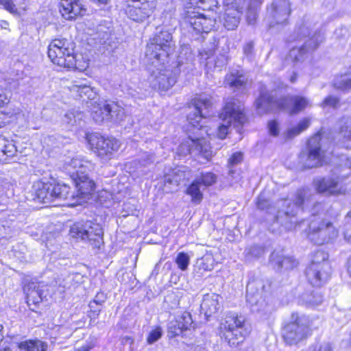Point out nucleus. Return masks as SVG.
<instances>
[{
	"mask_svg": "<svg viewBox=\"0 0 351 351\" xmlns=\"http://www.w3.org/2000/svg\"><path fill=\"white\" fill-rule=\"evenodd\" d=\"M173 51L172 36L167 31L156 34L147 45L145 56L151 64L148 69L150 73L149 81L154 88L169 89L176 84L180 72H188L193 69L191 54L186 62L182 61V56H179L176 66L169 64Z\"/></svg>",
	"mask_w": 351,
	"mask_h": 351,
	"instance_id": "f257e3e1",
	"label": "nucleus"
},
{
	"mask_svg": "<svg viewBox=\"0 0 351 351\" xmlns=\"http://www.w3.org/2000/svg\"><path fill=\"white\" fill-rule=\"evenodd\" d=\"M194 102L193 110L187 116V121L194 130H197V132H194L193 136H189V138L184 140L178 146L176 153L179 156H186L189 154L195 156L200 155L208 160L213 156V151L204 135L210 136V134L208 133L206 127L201 125L198 128V126L202 119L208 115L204 110L211 106L212 102L210 98L205 95L196 97Z\"/></svg>",
	"mask_w": 351,
	"mask_h": 351,
	"instance_id": "f03ea898",
	"label": "nucleus"
},
{
	"mask_svg": "<svg viewBox=\"0 0 351 351\" xmlns=\"http://www.w3.org/2000/svg\"><path fill=\"white\" fill-rule=\"evenodd\" d=\"M276 91L261 90L256 101V110L259 114H263L275 109H281L290 114H297L311 106L310 100L305 97L293 95L276 99Z\"/></svg>",
	"mask_w": 351,
	"mask_h": 351,
	"instance_id": "7ed1b4c3",
	"label": "nucleus"
},
{
	"mask_svg": "<svg viewBox=\"0 0 351 351\" xmlns=\"http://www.w3.org/2000/svg\"><path fill=\"white\" fill-rule=\"evenodd\" d=\"M322 203H316L311 210V219L308 224V238L316 245H323L335 241L339 230L332 221L320 217V210L323 211Z\"/></svg>",
	"mask_w": 351,
	"mask_h": 351,
	"instance_id": "20e7f679",
	"label": "nucleus"
},
{
	"mask_svg": "<svg viewBox=\"0 0 351 351\" xmlns=\"http://www.w3.org/2000/svg\"><path fill=\"white\" fill-rule=\"evenodd\" d=\"M67 165L76 189L82 195H90L95 190V182L90 179L88 174L94 169V165L82 157L76 156Z\"/></svg>",
	"mask_w": 351,
	"mask_h": 351,
	"instance_id": "39448f33",
	"label": "nucleus"
},
{
	"mask_svg": "<svg viewBox=\"0 0 351 351\" xmlns=\"http://www.w3.org/2000/svg\"><path fill=\"white\" fill-rule=\"evenodd\" d=\"M297 39L303 41V44L292 47L289 53V58L295 62H303L307 54L314 51L323 40L320 33L315 32L311 35L309 26L306 24L298 29Z\"/></svg>",
	"mask_w": 351,
	"mask_h": 351,
	"instance_id": "423d86ee",
	"label": "nucleus"
},
{
	"mask_svg": "<svg viewBox=\"0 0 351 351\" xmlns=\"http://www.w3.org/2000/svg\"><path fill=\"white\" fill-rule=\"evenodd\" d=\"M219 118L222 123L218 127L217 136L220 139H224L228 133L230 126L232 125L234 127H239L245 121L241 103L234 98L227 100Z\"/></svg>",
	"mask_w": 351,
	"mask_h": 351,
	"instance_id": "0eeeda50",
	"label": "nucleus"
},
{
	"mask_svg": "<svg viewBox=\"0 0 351 351\" xmlns=\"http://www.w3.org/2000/svg\"><path fill=\"white\" fill-rule=\"evenodd\" d=\"M48 56L60 67L71 69L76 66L73 43L66 39L53 40L48 46Z\"/></svg>",
	"mask_w": 351,
	"mask_h": 351,
	"instance_id": "6e6552de",
	"label": "nucleus"
},
{
	"mask_svg": "<svg viewBox=\"0 0 351 351\" xmlns=\"http://www.w3.org/2000/svg\"><path fill=\"white\" fill-rule=\"evenodd\" d=\"M86 141L91 150L104 160L111 159L121 145L115 138L106 137L98 132L87 134Z\"/></svg>",
	"mask_w": 351,
	"mask_h": 351,
	"instance_id": "1a4fd4ad",
	"label": "nucleus"
},
{
	"mask_svg": "<svg viewBox=\"0 0 351 351\" xmlns=\"http://www.w3.org/2000/svg\"><path fill=\"white\" fill-rule=\"evenodd\" d=\"M72 237L87 240L93 248H99L103 243V229L100 224L91 221L75 223L70 229Z\"/></svg>",
	"mask_w": 351,
	"mask_h": 351,
	"instance_id": "9d476101",
	"label": "nucleus"
},
{
	"mask_svg": "<svg viewBox=\"0 0 351 351\" xmlns=\"http://www.w3.org/2000/svg\"><path fill=\"white\" fill-rule=\"evenodd\" d=\"M327 256L324 252L317 251L315 254V259L306 268V276L307 279L314 287H321L329 279L330 268L326 261Z\"/></svg>",
	"mask_w": 351,
	"mask_h": 351,
	"instance_id": "9b49d317",
	"label": "nucleus"
},
{
	"mask_svg": "<svg viewBox=\"0 0 351 351\" xmlns=\"http://www.w3.org/2000/svg\"><path fill=\"white\" fill-rule=\"evenodd\" d=\"M223 337L230 346H237L242 343L247 335L244 328V320L234 314H228L221 324Z\"/></svg>",
	"mask_w": 351,
	"mask_h": 351,
	"instance_id": "f8f14e48",
	"label": "nucleus"
},
{
	"mask_svg": "<svg viewBox=\"0 0 351 351\" xmlns=\"http://www.w3.org/2000/svg\"><path fill=\"white\" fill-rule=\"evenodd\" d=\"M127 16L141 23L149 18L157 6V0H123Z\"/></svg>",
	"mask_w": 351,
	"mask_h": 351,
	"instance_id": "ddd939ff",
	"label": "nucleus"
},
{
	"mask_svg": "<svg viewBox=\"0 0 351 351\" xmlns=\"http://www.w3.org/2000/svg\"><path fill=\"white\" fill-rule=\"evenodd\" d=\"M341 181V178L335 173L331 176L317 178L313 180V184L318 193L329 195L346 194L347 186Z\"/></svg>",
	"mask_w": 351,
	"mask_h": 351,
	"instance_id": "4468645a",
	"label": "nucleus"
},
{
	"mask_svg": "<svg viewBox=\"0 0 351 351\" xmlns=\"http://www.w3.org/2000/svg\"><path fill=\"white\" fill-rule=\"evenodd\" d=\"M320 133L316 134L308 140V154L304 161L305 168L317 167L326 162L325 154L322 149Z\"/></svg>",
	"mask_w": 351,
	"mask_h": 351,
	"instance_id": "2eb2a0df",
	"label": "nucleus"
},
{
	"mask_svg": "<svg viewBox=\"0 0 351 351\" xmlns=\"http://www.w3.org/2000/svg\"><path fill=\"white\" fill-rule=\"evenodd\" d=\"M290 3L288 0H274L267 10L266 17L269 27L286 23L290 14Z\"/></svg>",
	"mask_w": 351,
	"mask_h": 351,
	"instance_id": "dca6fc26",
	"label": "nucleus"
},
{
	"mask_svg": "<svg viewBox=\"0 0 351 351\" xmlns=\"http://www.w3.org/2000/svg\"><path fill=\"white\" fill-rule=\"evenodd\" d=\"M250 285L247 286L246 300L252 312L257 313L261 318H267L274 310L273 304L269 299L261 296L258 292L250 291Z\"/></svg>",
	"mask_w": 351,
	"mask_h": 351,
	"instance_id": "f3484780",
	"label": "nucleus"
},
{
	"mask_svg": "<svg viewBox=\"0 0 351 351\" xmlns=\"http://www.w3.org/2000/svg\"><path fill=\"white\" fill-rule=\"evenodd\" d=\"M308 331L306 319L297 316L294 322L289 323L285 328L283 337L287 343L296 344L306 337Z\"/></svg>",
	"mask_w": 351,
	"mask_h": 351,
	"instance_id": "a211bd4d",
	"label": "nucleus"
},
{
	"mask_svg": "<svg viewBox=\"0 0 351 351\" xmlns=\"http://www.w3.org/2000/svg\"><path fill=\"white\" fill-rule=\"evenodd\" d=\"M53 194L54 196V201L69 200L71 202L68 203V205L75 206L81 204L89 199L90 195H82L80 192L77 189V193L70 191V188L68 185L64 184L56 183L53 182Z\"/></svg>",
	"mask_w": 351,
	"mask_h": 351,
	"instance_id": "6ab92c4d",
	"label": "nucleus"
},
{
	"mask_svg": "<svg viewBox=\"0 0 351 351\" xmlns=\"http://www.w3.org/2000/svg\"><path fill=\"white\" fill-rule=\"evenodd\" d=\"M194 328L191 315L189 312H183L178 315L174 320L168 325V333L170 337H175L182 334L184 330Z\"/></svg>",
	"mask_w": 351,
	"mask_h": 351,
	"instance_id": "aec40b11",
	"label": "nucleus"
},
{
	"mask_svg": "<svg viewBox=\"0 0 351 351\" xmlns=\"http://www.w3.org/2000/svg\"><path fill=\"white\" fill-rule=\"evenodd\" d=\"M60 12L66 20H73L86 12L80 0H60Z\"/></svg>",
	"mask_w": 351,
	"mask_h": 351,
	"instance_id": "412c9836",
	"label": "nucleus"
},
{
	"mask_svg": "<svg viewBox=\"0 0 351 351\" xmlns=\"http://www.w3.org/2000/svg\"><path fill=\"white\" fill-rule=\"evenodd\" d=\"M53 182H44L38 180L32 186V191L38 201L44 204H50L54 202Z\"/></svg>",
	"mask_w": 351,
	"mask_h": 351,
	"instance_id": "4be33fe9",
	"label": "nucleus"
},
{
	"mask_svg": "<svg viewBox=\"0 0 351 351\" xmlns=\"http://www.w3.org/2000/svg\"><path fill=\"white\" fill-rule=\"evenodd\" d=\"M221 300L222 298L215 293H207L204 295L201 304V311L206 317L212 316L219 310Z\"/></svg>",
	"mask_w": 351,
	"mask_h": 351,
	"instance_id": "5701e85b",
	"label": "nucleus"
},
{
	"mask_svg": "<svg viewBox=\"0 0 351 351\" xmlns=\"http://www.w3.org/2000/svg\"><path fill=\"white\" fill-rule=\"evenodd\" d=\"M241 14L235 4L226 5L222 18L224 27L228 30L236 28L239 23Z\"/></svg>",
	"mask_w": 351,
	"mask_h": 351,
	"instance_id": "b1692460",
	"label": "nucleus"
},
{
	"mask_svg": "<svg viewBox=\"0 0 351 351\" xmlns=\"http://www.w3.org/2000/svg\"><path fill=\"white\" fill-rule=\"evenodd\" d=\"M308 195V191L307 190L303 189L302 191H299L297 193L295 199H294V202L293 204V209L287 208V210L285 212L287 216H290L291 218V226L288 228L291 229L294 226L293 224L296 223V220H293V217L295 215L297 211L299 208L303 205L304 206H307V204L309 202V199L307 198ZM289 207H290V203H289Z\"/></svg>",
	"mask_w": 351,
	"mask_h": 351,
	"instance_id": "393cba45",
	"label": "nucleus"
},
{
	"mask_svg": "<svg viewBox=\"0 0 351 351\" xmlns=\"http://www.w3.org/2000/svg\"><path fill=\"white\" fill-rule=\"evenodd\" d=\"M271 262L276 265L278 269H293L298 265V261L293 257L285 256L277 252H274L270 256Z\"/></svg>",
	"mask_w": 351,
	"mask_h": 351,
	"instance_id": "a878e982",
	"label": "nucleus"
},
{
	"mask_svg": "<svg viewBox=\"0 0 351 351\" xmlns=\"http://www.w3.org/2000/svg\"><path fill=\"white\" fill-rule=\"evenodd\" d=\"M71 91L73 93H76L80 98H82L84 101L86 100V97L88 100H94L96 95L93 89L86 83L77 81H75L72 85Z\"/></svg>",
	"mask_w": 351,
	"mask_h": 351,
	"instance_id": "bb28decb",
	"label": "nucleus"
},
{
	"mask_svg": "<svg viewBox=\"0 0 351 351\" xmlns=\"http://www.w3.org/2000/svg\"><path fill=\"white\" fill-rule=\"evenodd\" d=\"M247 82V78L243 71L237 69L232 70L226 75L224 84L230 88H239L243 86Z\"/></svg>",
	"mask_w": 351,
	"mask_h": 351,
	"instance_id": "cd10ccee",
	"label": "nucleus"
},
{
	"mask_svg": "<svg viewBox=\"0 0 351 351\" xmlns=\"http://www.w3.org/2000/svg\"><path fill=\"white\" fill-rule=\"evenodd\" d=\"M204 190V188L199 183V180L195 179L187 187L186 193L191 197L193 203L198 204L203 199Z\"/></svg>",
	"mask_w": 351,
	"mask_h": 351,
	"instance_id": "c85d7f7f",
	"label": "nucleus"
},
{
	"mask_svg": "<svg viewBox=\"0 0 351 351\" xmlns=\"http://www.w3.org/2000/svg\"><path fill=\"white\" fill-rule=\"evenodd\" d=\"M310 125L311 119L309 118H304L302 119L296 125L288 128L283 135L286 139L293 138L306 130L310 126Z\"/></svg>",
	"mask_w": 351,
	"mask_h": 351,
	"instance_id": "c756f323",
	"label": "nucleus"
},
{
	"mask_svg": "<svg viewBox=\"0 0 351 351\" xmlns=\"http://www.w3.org/2000/svg\"><path fill=\"white\" fill-rule=\"evenodd\" d=\"M108 104H98L97 106H93L91 110V116L96 123H101L104 120H108Z\"/></svg>",
	"mask_w": 351,
	"mask_h": 351,
	"instance_id": "7c9ffc66",
	"label": "nucleus"
},
{
	"mask_svg": "<svg viewBox=\"0 0 351 351\" xmlns=\"http://www.w3.org/2000/svg\"><path fill=\"white\" fill-rule=\"evenodd\" d=\"M26 300L28 305L37 304L43 300V292L39 286L35 284L31 285L28 288H25Z\"/></svg>",
	"mask_w": 351,
	"mask_h": 351,
	"instance_id": "2f4dec72",
	"label": "nucleus"
},
{
	"mask_svg": "<svg viewBox=\"0 0 351 351\" xmlns=\"http://www.w3.org/2000/svg\"><path fill=\"white\" fill-rule=\"evenodd\" d=\"M109 117L108 120L116 123L123 121L126 117L125 110L117 103L108 104Z\"/></svg>",
	"mask_w": 351,
	"mask_h": 351,
	"instance_id": "473e14b6",
	"label": "nucleus"
},
{
	"mask_svg": "<svg viewBox=\"0 0 351 351\" xmlns=\"http://www.w3.org/2000/svg\"><path fill=\"white\" fill-rule=\"evenodd\" d=\"M334 173L341 178V181L346 180L351 175V159L346 156L343 157Z\"/></svg>",
	"mask_w": 351,
	"mask_h": 351,
	"instance_id": "72a5a7b5",
	"label": "nucleus"
},
{
	"mask_svg": "<svg viewBox=\"0 0 351 351\" xmlns=\"http://www.w3.org/2000/svg\"><path fill=\"white\" fill-rule=\"evenodd\" d=\"M21 351H46L47 345L40 340H29L20 343Z\"/></svg>",
	"mask_w": 351,
	"mask_h": 351,
	"instance_id": "f704fd0d",
	"label": "nucleus"
},
{
	"mask_svg": "<svg viewBox=\"0 0 351 351\" xmlns=\"http://www.w3.org/2000/svg\"><path fill=\"white\" fill-rule=\"evenodd\" d=\"M342 137L341 145L346 149H351V118L346 119L339 132Z\"/></svg>",
	"mask_w": 351,
	"mask_h": 351,
	"instance_id": "c9c22d12",
	"label": "nucleus"
},
{
	"mask_svg": "<svg viewBox=\"0 0 351 351\" xmlns=\"http://www.w3.org/2000/svg\"><path fill=\"white\" fill-rule=\"evenodd\" d=\"M84 114L82 112L78 110H72L65 113L62 118V122L67 126H73L80 123V121L82 120Z\"/></svg>",
	"mask_w": 351,
	"mask_h": 351,
	"instance_id": "e433bc0d",
	"label": "nucleus"
},
{
	"mask_svg": "<svg viewBox=\"0 0 351 351\" xmlns=\"http://www.w3.org/2000/svg\"><path fill=\"white\" fill-rule=\"evenodd\" d=\"M261 4V0H251L247 11V21L248 24L253 25L257 19L258 9Z\"/></svg>",
	"mask_w": 351,
	"mask_h": 351,
	"instance_id": "4c0bfd02",
	"label": "nucleus"
},
{
	"mask_svg": "<svg viewBox=\"0 0 351 351\" xmlns=\"http://www.w3.org/2000/svg\"><path fill=\"white\" fill-rule=\"evenodd\" d=\"M16 152V148L14 143L0 137V154L7 157H12Z\"/></svg>",
	"mask_w": 351,
	"mask_h": 351,
	"instance_id": "58836bf2",
	"label": "nucleus"
},
{
	"mask_svg": "<svg viewBox=\"0 0 351 351\" xmlns=\"http://www.w3.org/2000/svg\"><path fill=\"white\" fill-rule=\"evenodd\" d=\"M205 21V15L204 14H194L193 16H189L188 18V22L190 24L191 27L196 31L197 33H206V29H203L201 22Z\"/></svg>",
	"mask_w": 351,
	"mask_h": 351,
	"instance_id": "ea45409f",
	"label": "nucleus"
},
{
	"mask_svg": "<svg viewBox=\"0 0 351 351\" xmlns=\"http://www.w3.org/2000/svg\"><path fill=\"white\" fill-rule=\"evenodd\" d=\"M336 88L343 91H348L351 89V75H343L337 77L334 82Z\"/></svg>",
	"mask_w": 351,
	"mask_h": 351,
	"instance_id": "a19ab883",
	"label": "nucleus"
},
{
	"mask_svg": "<svg viewBox=\"0 0 351 351\" xmlns=\"http://www.w3.org/2000/svg\"><path fill=\"white\" fill-rule=\"evenodd\" d=\"M195 179L199 180V183L205 189L215 184L217 182V177L212 172H202Z\"/></svg>",
	"mask_w": 351,
	"mask_h": 351,
	"instance_id": "79ce46f5",
	"label": "nucleus"
},
{
	"mask_svg": "<svg viewBox=\"0 0 351 351\" xmlns=\"http://www.w3.org/2000/svg\"><path fill=\"white\" fill-rule=\"evenodd\" d=\"M175 263L181 271H184L188 269L190 263V256L184 252H179L175 258Z\"/></svg>",
	"mask_w": 351,
	"mask_h": 351,
	"instance_id": "37998d69",
	"label": "nucleus"
},
{
	"mask_svg": "<svg viewBox=\"0 0 351 351\" xmlns=\"http://www.w3.org/2000/svg\"><path fill=\"white\" fill-rule=\"evenodd\" d=\"M198 267L204 271H211L214 268L215 260L211 254H206L197 261Z\"/></svg>",
	"mask_w": 351,
	"mask_h": 351,
	"instance_id": "c03bdc74",
	"label": "nucleus"
},
{
	"mask_svg": "<svg viewBox=\"0 0 351 351\" xmlns=\"http://www.w3.org/2000/svg\"><path fill=\"white\" fill-rule=\"evenodd\" d=\"M163 335V330L160 326L154 327L149 332L147 337V343L152 345L158 341Z\"/></svg>",
	"mask_w": 351,
	"mask_h": 351,
	"instance_id": "a18cd8bd",
	"label": "nucleus"
},
{
	"mask_svg": "<svg viewBox=\"0 0 351 351\" xmlns=\"http://www.w3.org/2000/svg\"><path fill=\"white\" fill-rule=\"evenodd\" d=\"M304 302L311 306H317L322 303V295L318 293H314L311 295L304 296Z\"/></svg>",
	"mask_w": 351,
	"mask_h": 351,
	"instance_id": "49530a36",
	"label": "nucleus"
},
{
	"mask_svg": "<svg viewBox=\"0 0 351 351\" xmlns=\"http://www.w3.org/2000/svg\"><path fill=\"white\" fill-rule=\"evenodd\" d=\"M8 99L6 95H5L4 91L1 88H0V106L1 104L8 103ZM6 121H7L6 115L4 113H3L2 112H0V128L4 127Z\"/></svg>",
	"mask_w": 351,
	"mask_h": 351,
	"instance_id": "de8ad7c7",
	"label": "nucleus"
},
{
	"mask_svg": "<svg viewBox=\"0 0 351 351\" xmlns=\"http://www.w3.org/2000/svg\"><path fill=\"white\" fill-rule=\"evenodd\" d=\"M339 104V99L334 96L330 95L327 97L322 104L323 108L332 107L336 108L338 107Z\"/></svg>",
	"mask_w": 351,
	"mask_h": 351,
	"instance_id": "09e8293b",
	"label": "nucleus"
},
{
	"mask_svg": "<svg viewBox=\"0 0 351 351\" xmlns=\"http://www.w3.org/2000/svg\"><path fill=\"white\" fill-rule=\"evenodd\" d=\"M267 127L271 135L277 136L279 134V123L276 120L269 121Z\"/></svg>",
	"mask_w": 351,
	"mask_h": 351,
	"instance_id": "8fccbe9b",
	"label": "nucleus"
},
{
	"mask_svg": "<svg viewBox=\"0 0 351 351\" xmlns=\"http://www.w3.org/2000/svg\"><path fill=\"white\" fill-rule=\"evenodd\" d=\"M347 221L344 226L343 235L344 239L348 242L351 243V217H346Z\"/></svg>",
	"mask_w": 351,
	"mask_h": 351,
	"instance_id": "3c124183",
	"label": "nucleus"
},
{
	"mask_svg": "<svg viewBox=\"0 0 351 351\" xmlns=\"http://www.w3.org/2000/svg\"><path fill=\"white\" fill-rule=\"evenodd\" d=\"M243 160V154L240 152L234 153L228 160L230 166H234L241 163Z\"/></svg>",
	"mask_w": 351,
	"mask_h": 351,
	"instance_id": "603ef678",
	"label": "nucleus"
},
{
	"mask_svg": "<svg viewBox=\"0 0 351 351\" xmlns=\"http://www.w3.org/2000/svg\"><path fill=\"white\" fill-rule=\"evenodd\" d=\"M308 351H332V347L329 343L324 342L319 345L310 347Z\"/></svg>",
	"mask_w": 351,
	"mask_h": 351,
	"instance_id": "864d4df0",
	"label": "nucleus"
},
{
	"mask_svg": "<svg viewBox=\"0 0 351 351\" xmlns=\"http://www.w3.org/2000/svg\"><path fill=\"white\" fill-rule=\"evenodd\" d=\"M155 158L152 154L145 153L142 155L140 163L142 166H147L154 162Z\"/></svg>",
	"mask_w": 351,
	"mask_h": 351,
	"instance_id": "5fc2aeb1",
	"label": "nucleus"
},
{
	"mask_svg": "<svg viewBox=\"0 0 351 351\" xmlns=\"http://www.w3.org/2000/svg\"><path fill=\"white\" fill-rule=\"evenodd\" d=\"M205 21L206 22H204V21L201 22V25H202L203 29H206V33H208L210 31H211L213 29V27H215V20L211 18H207L205 16Z\"/></svg>",
	"mask_w": 351,
	"mask_h": 351,
	"instance_id": "6e6d98bb",
	"label": "nucleus"
},
{
	"mask_svg": "<svg viewBox=\"0 0 351 351\" xmlns=\"http://www.w3.org/2000/svg\"><path fill=\"white\" fill-rule=\"evenodd\" d=\"M0 3L4 6V8L7 10L10 13H15L16 12V6H21L22 5L17 2L14 4V5H12L10 3L9 0H0Z\"/></svg>",
	"mask_w": 351,
	"mask_h": 351,
	"instance_id": "4d7b16f0",
	"label": "nucleus"
},
{
	"mask_svg": "<svg viewBox=\"0 0 351 351\" xmlns=\"http://www.w3.org/2000/svg\"><path fill=\"white\" fill-rule=\"evenodd\" d=\"M9 1H10V5H13V6L17 2H19V3L22 5L21 6H16L15 7L16 12L14 14H19V13H20L21 11H23L25 10L26 6H27L26 1H27L28 0H9Z\"/></svg>",
	"mask_w": 351,
	"mask_h": 351,
	"instance_id": "13d9d810",
	"label": "nucleus"
},
{
	"mask_svg": "<svg viewBox=\"0 0 351 351\" xmlns=\"http://www.w3.org/2000/svg\"><path fill=\"white\" fill-rule=\"evenodd\" d=\"M268 202L263 194H261L257 199V206L261 210L267 208Z\"/></svg>",
	"mask_w": 351,
	"mask_h": 351,
	"instance_id": "bf43d9fd",
	"label": "nucleus"
},
{
	"mask_svg": "<svg viewBox=\"0 0 351 351\" xmlns=\"http://www.w3.org/2000/svg\"><path fill=\"white\" fill-rule=\"evenodd\" d=\"M254 43L252 42H249L244 45L243 52L247 57L250 58L252 55Z\"/></svg>",
	"mask_w": 351,
	"mask_h": 351,
	"instance_id": "052dcab7",
	"label": "nucleus"
},
{
	"mask_svg": "<svg viewBox=\"0 0 351 351\" xmlns=\"http://www.w3.org/2000/svg\"><path fill=\"white\" fill-rule=\"evenodd\" d=\"M178 171L175 173V175L172 178H171L170 176L166 177L165 182L170 184L174 183L176 186H178L181 182L182 179L180 177L176 175Z\"/></svg>",
	"mask_w": 351,
	"mask_h": 351,
	"instance_id": "680f3d73",
	"label": "nucleus"
},
{
	"mask_svg": "<svg viewBox=\"0 0 351 351\" xmlns=\"http://www.w3.org/2000/svg\"><path fill=\"white\" fill-rule=\"evenodd\" d=\"M213 54V50L209 49L208 51L202 50L199 52L201 59H205L206 60L210 59Z\"/></svg>",
	"mask_w": 351,
	"mask_h": 351,
	"instance_id": "e2e57ef3",
	"label": "nucleus"
},
{
	"mask_svg": "<svg viewBox=\"0 0 351 351\" xmlns=\"http://www.w3.org/2000/svg\"><path fill=\"white\" fill-rule=\"evenodd\" d=\"M106 300V297L104 295V293H98L95 300H93V303L101 305Z\"/></svg>",
	"mask_w": 351,
	"mask_h": 351,
	"instance_id": "0e129e2a",
	"label": "nucleus"
},
{
	"mask_svg": "<svg viewBox=\"0 0 351 351\" xmlns=\"http://www.w3.org/2000/svg\"><path fill=\"white\" fill-rule=\"evenodd\" d=\"M0 27L1 29H8L9 23L6 21H1Z\"/></svg>",
	"mask_w": 351,
	"mask_h": 351,
	"instance_id": "69168bd1",
	"label": "nucleus"
},
{
	"mask_svg": "<svg viewBox=\"0 0 351 351\" xmlns=\"http://www.w3.org/2000/svg\"><path fill=\"white\" fill-rule=\"evenodd\" d=\"M297 79V75L296 73H293V75L290 77V81L291 83H294L296 81Z\"/></svg>",
	"mask_w": 351,
	"mask_h": 351,
	"instance_id": "338daca9",
	"label": "nucleus"
},
{
	"mask_svg": "<svg viewBox=\"0 0 351 351\" xmlns=\"http://www.w3.org/2000/svg\"><path fill=\"white\" fill-rule=\"evenodd\" d=\"M347 217L348 218H350L351 217V210L348 212V213L347 214Z\"/></svg>",
	"mask_w": 351,
	"mask_h": 351,
	"instance_id": "774afa93",
	"label": "nucleus"
}]
</instances>
